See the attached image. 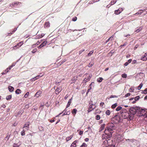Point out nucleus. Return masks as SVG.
Listing matches in <instances>:
<instances>
[{
  "label": "nucleus",
  "instance_id": "1",
  "mask_svg": "<svg viewBox=\"0 0 147 147\" xmlns=\"http://www.w3.org/2000/svg\"><path fill=\"white\" fill-rule=\"evenodd\" d=\"M115 129L116 127L113 124H112L111 125L107 127L105 130V133L107 132V131H109L110 133L111 134L112 131L115 130Z\"/></svg>",
  "mask_w": 147,
  "mask_h": 147
},
{
  "label": "nucleus",
  "instance_id": "2",
  "mask_svg": "<svg viewBox=\"0 0 147 147\" xmlns=\"http://www.w3.org/2000/svg\"><path fill=\"white\" fill-rule=\"evenodd\" d=\"M120 114L122 117L124 119L127 118L128 117L130 118V117L131 116H130L131 115H129V113L127 112H123L122 111H121L120 112Z\"/></svg>",
  "mask_w": 147,
  "mask_h": 147
},
{
  "label": "nucleus",
  "instance_id": "3",
  "mask_svg": "<svg viewBox=\"0 0 147 147\" xmlns=\"http://www.w3.org/2000/svg\"><path fill=\"white\" fill-rule=\"evenodd\" d=\"M112 121L114 123H118L121 121L120 117L119 115H116L112 119Z\"/></svg>",
  "mask_w": 147,
  "mask_h": 147
},
{
  "label": "nucleus",
  "instance_id": "4",
  "mask_svg": "<svg viewBox=\"0 0 147 147\" xmlns=\"http://www.w3.org/2000/svg\"><path fill=\"white\" fill-rule=\"evenodd\" d=\"M93 98L90 99V104H91V105H90L89 107V109L88 110H93L95 108L96 106L95 104L96 103V101H94V102H93Z\"/></svg>",
  "mask_w": 147,
  "mask_h": 147
},
{
  "label": "nucleus",
  "instance_id": "5",
  "mask_svg": "<svg viewBox=\"0 0 147 147\" xmlns=\"http://www.w3.org/2000/svg\"><path fill=\"white\" fill-rule=\"evenodd\" d=\"M138 112V115L139 116H143L147 117V111H134V113Z\"/></svg>",
  "mask_w": 147,
  "mask_h": 147
},
{
  "label": "nucleus",
  "instance_id": "6",
  "mask_svg": "<svg viewBox=\"0 0 147 147\" xmlns=\"http://www.w3.org/2000/svg\"><path fill=\"white\" fill-rule=\"evenodd\" d=\"M128 110H145L144 109L138 107H130L127 109Z\"/></svg>",
  "mask_w": 147,
  "mask_h": 147
},
{
  "label": "nucleus",
  "instance_id": "7",
  "mask_svg": "<svg viewBox=\"0 0 147 147\" xmlns=\"http://www.w3.org/2000/svg\"><path fill=\"white\" fill-rule=\"evenodd\" d=\"M108 132L105 133V134H103L102 136V139H107L111 137L112 136L111 134L108 133Z\"/></svg>",
  "mask_w": 147,
  "mask_h": 147
},
{
  "label": "nucleus",
  "instance_id": "8",
  "mask_svg": "<svg viewBox=\"0 0 147 147\" xmlns=\"http://www.w3.org/2000/svg\"><path fill=\"white\" fill-rule=\"evenodd\" d=\"M47 43V41L46 40L44 41L38 47V48L39 49L41 48L42 47L45 45Z\"/></svg>",
  "mask_w": 147,
  "mask_h": 147
},
{
  "label": "nucleus",
  "instance_id": "9",
  "mask_svg": "<svg viewBox=\"0 0 147 147\" xmlns=\"http://www.w3.org/2000/svg\"><path fill=\"white\" fill-rule=\"evenodd\" d=\"M92 75H89V76L87 78H85L84 80L83 81L85 83L87 82L88 81H89L90 80V79L92 77Z\"/></svg>",
  "mask_w": 147,
  "mask_h": 147
},
{
  "label": "nucleus",
  "instance_id": "10",
  "mask_svg": "<svg viewBox=\"0 0 147 147\" xmlns=\"http://www.w3.org/2000/svg\"><path fill=\"white\" fill-rule=\"evenodd\" d=\"M16 63H13L8 68H7L6 70H5V71H6L7 72H9V70L11 69L13 66H14L16 65Z\"/></svg>",
  "mask_w": 147,
  "mask_h": 147
},
{
  "label": "nucleus",
  "instance_id": "11",
  "mask_svg": "<svg viewBox=\"0 0 147 147\" xmlns=\"http://www.w3.org/2000/svg\"><path fill=\"white\" fill-rule=\"evenodd\" d=\"M22 111H17L15 113V115L16 117H19L23 113Z\"/></svg>",
  "mask_w": 147,
  "mask_h": 147
},
{
  "label": "nucleus",
  "instance_id": "12",
  "mask_svg": "<svg viewBox=\"0 0 147 147\" xmlns=\"http://www.w3.org/2000/svg\"><path fill=\"white\" fill-rule=\"evenodd\" d=\"M29 122H27L24 125L23 128H25L27 130H28L29 128Z\"/></svg>",
  "mask_w": 147,
  "mask_h": 147
},
{
  "label": "nucleus",
  "instance_id": "13",
  "mask_svg": "<svg viewBox=\"0 0 147 147\" xmlns=\"http://www.w3.org/2000/svg\"><path fill=\"white\" fill-rule=\"evenodd\" d=\"M103 146L105 147H107L109 146V144L108 143V142L107 140H105L103 142Z\"/></svg>",
  "mask_w": 147,
  "mask_h": 147
},
{
  "label": "nucleus",
  "instance_id": "14",
  "mask_svg": "<svg viewBox=\"0 0 147 147\" xmlns=\"http://www.w3.org/2000/svg\"><path fill=\"white\" fill-rule=\"evenodd\" d=\"M61 90V87H58L55 90L56 94H58Z\"/></svg>",
  "mask_w": 147,
  "mask_h": 147
},
{
  "label": "nucleus",
  "instance_id": "15",
  "mask_svg": "<svg viewBox=\"0 0 147 147\" xmlns=\"http://www.w3.org/2000/svg\"><path fill=\"white\" fill-rule=\"evenodd\" d=\"M72 97L69 100V101L68 102L66 106V109L64 110H66V109L69 106L71 103V101L72 100Z\"/></svg>",
  "mask_w": 147,
  "mask_h": 147
},
{
  "label": "nucleus",
  "instance_id": "16",
  "mask_svg": "<svg viewBox=\"0 0 147 147\" xmlns=\"http://www.w3.org/2000/svg\"><path fill=\"white\" fill-rule=\"evenodd\" d=\"M8 89L9 90V91L10 92H12L13 91L14 88L13 87L11 86H9L8 87Z\"/></svg>",
  "mask_w": 147,
  "mask_h": 147
},
{
  "label": "nucleus",
  "instance_id": "17",
  "mask_svg": "<svg viewBox=\"0 0 147 147\" xmlns=\"http://www.w3.org/2000/svg\"><path fill=\"white\" fill-rule=\"evenodd\" d=\"M41 91H38L35 94V96H36L37 98H38L39 97V96L41 94Z\"/></svg>",
  "mask_w": 147,
  "mask_h": 147
},
{
  "label": "nucleus",
  "instance_id": "18",
  "mask_svg": "<svg viewBox=\"0 0 147 147\" xmlns=\"http://www.w3.org/2000/svg\"><path fill=\"white\" fill-rule=\"evenodd\" d=\"M50 26V23L49 22H46L45 23L44 27L45 28H48Z\"/></svg>",
  "mask_w": 147,
  "mask_h": 147
},
{
  "label": "nucleus",
  "instance_id": "19",
  "mask_svg": "<svg viewBox=\"0 0 147 147\" xmlns=\"http://www.w3.org/2000/svg\"><path fill=\"white\" fill-rule=\"evenodd\" d=\"M77 77H74L72 79L71 81L72 82H71V83L75 82L77 80Z\"/></svg>",
  "mask_w": 147,
  "mask_h": 147
},
{
  "label": "nucleus",
  "instance_id": "20",
  "mask_svg": "<svg viewBox=\"0 0 147 147\" xmlns=\"http://www.w3.org/2000/svg\"><path fill=\"white\" fill-rule=\"evenodd\" d=\"M77 142V140L74 141L71 146V147H75L76 146V143Z\"/></svg>",
  "mask_w": 147,
  "mask_h": 147
},
{
  "label": "nucleus",
  "instance_id": "21",
  "mask_svg": "<svg viewBox=\"0 0 147 147\" xmlns=\"http://www.w3.org/2000/svg\"><path fill=\"white\" fill-rule=\"evenodd\" d=\"M73 135H71L70 136L67 137L66 138V141L67 142L69 140H70L73 137Z\"/></svg>",
  "mask_w": 147,
  "mask_h": 147
},
{
  "label": "nucleus",
  "instance_id": "22",
  "mask_svg": "<svg viewBox=\"0 0 147 147\" xmlns=\"http://www.w3.org/2000/svg\"><path fill=\"white\" fill-rule=\"evenodd\" d=\"M70 113V111H65L64 113L62 115H69Z\"/></svg>",
  "mask_w": 147,
  "mask_h": 147
},
{
  "label": "nucleus",
  "instance_id": "23",
  "mask_svg": "<svg viewBox=\"0 0 147 147\" xmlns=\"http://www.w3.org/2000/svg\"><path fill=\"white\" fill-rule=\"evenodd\" d=\"M21 91L20 89H17L15 91V93L16 94H19L21 93Z\"/></svg>",
  "mask_w": 147,
  "mask_h": 147
},
{
  "label": "nucleus",
  "instance_id": "24",
  "mask_svg": "<svg viewBox=\"0 0 147 147\" xmlns=\"http://www.w3.org/2000/svg\"><path fill=\"white\" fill-rule=\"evenodd\" d=\"M105 126V124H103L102 125L101 127H100L99 129V131H101L104 129Z\"/></svg>",
  "mask_w": 147,
  "mask_h": 147
},
{
  "label": "nucleus",
  "instance_id": "25",
  "mask_svg": "<svg viewBox=\"0 0 147 147\" xmlns=\"http://www.w3.org/2000/svg\"><path fill=\"white\" fill-rule=\"evenodd\" d=\"M43 75L44 74H43L42 73H41L40 75H38L36 77L37 80L39 79L40 77H42Z\"/></svg>",
  "mask_w": 147,
  "mask_h": 147
},
{
  "label": "nucleus",
  "instance_id": "26",
  "mask_svg": "<svg viewBox=\"0 0 147 147\" xmlns=\"http://www.w3.org/2000/svg\"><path fill=\"white\" fill-rule=\"evenodd\" d=\"M11 95L7 96L6 98V99L7 100H9L11 98Z\"/></svg>",
  "mask_w": 147,
  "mask_h": 147
},
{
  "label": "nucleus",
  "instance_id": "27",
  "mask_svg": "<svg viewBox=\"0 0 147 147\" xmlns=\"http://www.w3.org/2000/svg\"><path fill=\"white\" fill-rule=\"evenodd\" d=\"M103 80V79L101 77H100L97 80V81L98 82H102V80Z\"/></svg>",
  "mask_w": 147,
  "mask_h": 147
},
{
  "label": "nucleus",
  "instance_id": "28",
  "mask_svg": "<svg viewBox=\"0 0 147 147\" xmlns=\"http://www.w3.org/2000/svg\"><path fill=\"white\" fill-rule=\"evenodd\" d=\"M117 103H115V104L112 105L111 107L113 109H114L117 106Z\"/></svg>",
  "mask_w": 147,
  "mask_h": 147
},
{
  "label": "nucleus",
  "instance_id": "29",
  "mask_svg": "<svg viewBox=\"0 0 147 147\" xmlns=\"http://www.w3.org/2000/svg\"><path fill=\"white\" fill-rule=\"evenodd\" d=\"M144 10H140L137 12L135 14H141L142 13L143 11Z\"/></svg>",
  "mask_w": 147,
  "mask_h": 147
},
{
  "label": "nucleus",
  "instance_id": "30",
  "mask_svg": "<svg viewBox=\"0 0 147 147\" xmlns=\"http://www.w3.org/2000/svg\"><path fill=\"white\" fill-rule=\"evenodd\" d=\"M141 59L143 61H146L147 59L146 58L145 55H144L143 56L141 57Z\"/></svg>",
  "mask_w": 147,
  "mask_h": 147
},
{
  "label": "nucleus",
  "instance_id": "31",
  "mask_svg": "<svg viewBox=\"0 0 147 147\" xmlns=\"http://www.w3.org/2000/svg\"><path fill=\"white\" fill-rule=\"evenodd\" d=\"M143 86V84L142 83H141L139 86L138 87V90H140L141 88Z\"/></svg>",
  "mask_w": 147,
  "mask_h": 147
},
{
  "label": "nucleus",
  "instance_id": "32",
  "mask_svg": "<svg viewBox=\"0 0 147 147\" xmlns=\"http://www.w3.org/2000/svg\"><path fill=\"white\" fill-rule=\"evenodd\" d=\"M142 94H147V88L145 89V90L142 92Z\"/></svg>",
  "mask_w": 147,
  "mask_h": 147
},
{
  "label": "nucleus",
  "instance_id": "33",
  "mask_svg": "<svg viewBox=\"0 0 147 147\" xmlns=\"http://www.w3.org/2000/svg\"><path fill=\"white\" fill-rule=\"evenodd\" d=\"M121 76L123 78H125L127 77V75L126 74L124 73L122 74Z\"/></svg>",
  "mask_w": 147,
  "mask_h": 147
},
{
  "label": "nucleus",
  "instance_id": "34",
  "mask_svg": "<svg viewBox=\"0 0 147 147\" xmlns=\"http://www.w3.org/2000/svg\"><path fill=\"white\" fill-rule=\"evenodd\" d=\"M122 109V107H121V106H119L117 108L115 109V110H120Z\"/></svg>",
  "mask_w": 147,
  "mask_h": 147
},
{
  "label": "nucleus",
  "instance_id": "35",
  "mask_svg": "<svg viewBox=\"0 0 147 147\" xmlns=\"http://www.w3.org/2000/svg\"><path fill=\"white\" fill-rule=\"evenodd\" d=\"M120 13V11H118V10H115V13L116 14H119V13Z\"/></svg>",
  "mask_w": 147,
  "mask_h": 147
},
{
  "label": "nucleus",
  "instance_id": "36",
  "mask_svg": "<svg viewBox=\"0 0 147 147\" xmlns=\"http://www.w3.org/2000/svg\"><path fill=\"white\" fill-rule=\"evenodd\" d=\"M87 145L85 143H83L82 145L80 146V147H87Z\"/></svg>",
  "mask_w": 147,
  "mask_h": 147
},
{
  "label": "nucleus",
  "instance_id": "37",
  "mask_svg": "<svg viewBox=\"0 0 147 147\" xmlns=\"http://www.w3.org/2000/svg\"><path fill=\"white\" fill-rule=\"evenodd\" d=\"M20 144L18 145L17 144L14 143L13 144V147H19L20 145Z\"/></svg>",
  "mask_w": 147,
  "mask_h": 147
},
{
  "label": "nucleus",
  "instance_id": "38",
  "mask_svg": "<svg viewBox=\"0 0 147 147\" xmlns=\"http://www.w3.org/2000/svg\"><path fill=\"white\" fill-rule=\"evenodd\" d=\"M142 29V28L141 27H140L138 29H136L135 32H139Z\"/></svg>",
  "mask_w": 147,
  "mask_h": 147
},
{
  "label": "nucleus",
  "instance_id": "39",
  "mask_svg": "<svg viewBox=\"0 0 147 147\" xmlns=\"http://www.w3.org/2000/svg\"><path fill=\"white\" fill-rule=\"evenodd\" d=\"M21 135L23 136L25 135V131L24 129H23L21 132Z\"/></svg>",
  "mask_w": 147,
  "mask_h": 147
},
{
  "label": "nucleus",
  "instance_id": "40",
  "mask_svg": "<svg viewBox=\"0 0 147 147\" xmlns=\"http://www.w3.org/2000/svg\"><path fill=\"white\" fill-rule=\"evenodd\" d=\"M45 34H42L40 35L39 36L37 37L38 38H42L44 36Z\"/></svg>",
  "mask_w": 147,
  "mask_h": 147
},
{
  "label": "nucleus",
  "instance_id": "41",
  "mask_svg": "<svg viewBox=\"0 0 147 147\" xmlns=\"http://www.w3.org/2000/svg\"><path fill=\"white\" fill-rule=\"evenodd\" d=\"M115 0H112V1L111 2V5H113L116 3V0H115Z\"/></svg>",
  "mask_w": 147,
  "mask_h": 147
},
{
  "label": "nucleus",
  "instance_id": "42",
  "mask_svg": "<svg viewBox=\"0 0 147 147\" xmlns=\"http://www.w3.org/2000/svg\"><path fill=\"white\" fill-rule=\"evenodd\" d=\"M37 80V79L36 77H35L31 79H30V80L31 81L33 82V81H35V80Z\"/></svg>",
  "mask_w": 147,
  "mask_h": 147
},
{
  "label": "nucleus",
  "instance_id": "43",
  "mask_svg": "<svg viewBox=\"0 0 147 147\" xmlns=\"http://www.w3.org/2000/svg\"><path fill=\"white\" fill-rule=\"evenodd\" d=\"M118 96H117L116 95H111L110 96V98H118Z\"/></svg>",
  "mask_w": 147,
  "mask_h": 147
},
{
  "label": "nucleus",
  "instance_id": "44",
  "mask_svg": "<svg viewBox=\"0 0 147 147\" xmlns=\"http://www.w3.org/2000/svg\"><path fill=\"white\" fill-rule=\"evenodd\" d=\"M140 96H137L136 97L134 98V99L135 100H136V101L137 100H138L139 98H140Z\"/></svg>",
  "mask_w": 147,
  "mask_h": 147
},
{
  "label": "nucleus",
  "instance_id": "45",
  "mask_svg": "<svg viewBox=\"0 0 147 147\" xmlns=\"http://www.w3.org/2000/svg\"><path fill=\"white\" fill-rule=\"evenodd\" d=\"M37 51V49L36 48H35L33 49L32 51V53H35Z\"/></svg>",
  "mask_w": 147,
  "mask_h": 147
},
{
  "label": "nucleus",
  "instance_id": "46",
  "mask_svg": "<svg viewBox=\"0 0 147 147\" xmlns=\"http://www.w3.org/2000/svg\"><path fill=\"white\" fill-rule=\"evenodd\" d=\"M93 51H91L88 54V56H90L93 53Z\"/></svg>",
  "mask_w": 147,
  "mask_h": 147
},
{
  "label": "nucleus",
  "instance_id": "47",
  "mask_svg": "<svg viewBox=\"0 0 147 147\" xmlns=\"http://www.w3.org/2000/svg\"><path fill=\"white\" fill-rule=\"evenodd\" d=\"M100 119V117L99 115H97L96 117V120H98Z\"/></svg>",
  "mask_w": 147,
  "mask_h": 147
},
{
  "label": "nucleus",
  "instance_id": "48",
  "mask_svg": "<svg viewBox=\"0 0 147 147\" xmlns=\"http://www.w3.org/2000/svg\"><path fill=\"white\" fill-rule=\"evenodd\" d=\"M29 92H27L24 95V96L25 98H26L28 97V96L29 94Z\"/></svg>",
  "mask_w": 147,
  "mask_h": 147
},
{
  "label": "nucleus",
  "instance_id": "49",
  "mask_svg": "<svg viewBox=\"0 0 147 147\" xmlns=\"http://www.w3.org/2000/svg\"><path fill=\"white\" fill-rule=\"evenodd\" d=\"M94 65V64H92L90 63L88 64V67H91Z\"/></svg>",
  "mask_w": 147,
  "mask_h": 147
},
{
  "label": "nucleus",
  "instance_id": "50",
  "mask_svg": "<svg viewBox=\"0 0 147 147\" xmlns=\"http://www.w3.org/2000/svg\"><path fill=\"white\" fill-rule=\"evenodd\" d=\"M10 138V136L8 134H7V136L5 137V139H7V140H8Z\"/></svg>",
  "mask_w": 147,
  "mask_h": 147
},
{
  "label": "nucleus",
  "instance_id": "51",
  "mask_svg": "<svg viewBox=\"0 0 147 147\" xmlns=\"http://www.w3.org/2000/svg\"><path fill=\"white\" fill-rule=\"evenodd\" d=\"M84 50H85L84 49H82L80 51H79V55L81 54L82 52H83V51H84Z\"/></svg>",
  "mask_w": 147,
  "mask_h": 147
},
{
  "label": "nucleus",
  "instance_id": "52",
  "mask_svg": "<svg viewBox=\"0 0 147 147\" xmlns=\"http://www.w3.org/2000/svg\"><path fill=\"white\" fill-rule=\"evenodd\" d=\"M105 113L107 115H109L110 114V111H106Z\"/></svg>",
  "mask_w": 147,
  "mask_h": 147
},
{
  "label": "nucleus",
  "instance_id": "53",
  "mask_svg": "<svg viewBox=\"0 0 147 147\" xmlns=\"http://www.w3.org/2000/svg\"><path fill=\"white\" fill-rule=\"evenodd\" d=\"M77 20V18L76 17H75L74 18H73L72 19V20L73 21H76Z\"/></svg>",
  "mask_w": 147,
  "mask_h": 147
},
{
  "label": "nucleus",
  "instance_id": "54",
  "mask_svg": "<svg viewBox=\"0 0 147 147\" xmlns=\"http://www.w3.org/2000/svg\"><path fill=\"white\" fill-rule=\"evenodd\" d=\"M118 10L119 11H120L121 13L123 11V9L122 8H119Z\"/></svg>",
  "mask_w": 147,
  "mask_h": 147
},
{
  "label": "nucleus",
  "instance_id": "55",
  "mask_svg": "<svg viewBox=\"0 0 147 147\" xmlns=\"http://www.w3.org/2000/svg\"><path fill=\"white\" fill-rule=\"evenodd\" d=\"M137 63L136 60H134L132 61V64H134Z\"/></svg>",
  "mask_w": 147,
  "mask_h": 147
},
{
  "label": "nucleus",
  "instance_id": "56",
  "mask_svg": "<svg viewBox=\"0 0 147 147\" xmlns=\"http://www.w3.org/2000/svg\"><path fill=\"white\" fill-rule=\"evenodd\" d=\"M19 3L18 2H14V3H13L12 4V6H14V5H15V4H18V3Z\"/></svg>",
  "mask_w": 147,
  "mask_h": 147
},
{
  "label": "nucleus",
  "instance_id": "57",
  "mask_svg": "<svg viewBox=\"0 0 147 147\" xmlns=\"http://www.w3.org/2000/svg\"><path fill=\"white\" fill-rule=\"evenodd\" d=\"M100 106L101 107H103V106L104 105V102H101L100 103Z\"/></svg>",
  "mask_w": 147,
  "mask_h": 147
},
{
  "label": "nucleus",
  "instance_id": "58",
  "mask_svg": "<svg viewBox=\"0 0 147 147\" xmlns=\"http://www.w3.org/2000/svg\"><path fill=\"white\" fill-rule=\"evenodd\" d=\"M130 95V94L129 93H127L125 95V97H128Z\"/></svg>",
  "mask_w": 147,
  "mask_h": 147
},
{
  "label": "nucleus",
  "instance_id": "59",
  "mask_svg": "<svg viewBox=\"0 0 147 147\" xmlns=\"http://www.w3.org/2000/svg\"><path fill=\"white\" fill-rule=\"evenodd\" d=\"M114 52L113 50L111 51L109 53V54H111V55L114 53Z\"/></svg>",
  "mask_w": 147,
  "mask_h": 147
},
{
  "label": "nucleus",
  "instance_id": "60",
  "mask_svg": "<svg viewBox=\"0 0 147 147\" xmlns=\"http://www.w3.org/2000/svg\"><path fill=\"white\" fill-rule=\"evenodd\" d=\"M92 83H93V82L91 83L90 84V85L89 86V87H88L89 88V89L90 90H91L92 89L91 85H92Z\"/></svg>",
  "mask_w": 147,
  "mask_h": 147
},
{
  "label": "nucleus",
  "instance_id": "61",
  "mask_svg": "<svg viewBox=\"0 0 147 147\" xmlns=\"http://www.w3.org/2000/svg\"><path fill=\"white\" fill-rule=\"evenodd\" d=\"M129 91L130 92H133L134 90V89H132L131 88H130L129 89Z\"/></svg>",
  "mask_w": 147,
  "mask_h": 147
},
{
  "label": "nucleus",
  "instance_id": "62",
  "mask_svg": "<svg viewBox=\"0 0 147 147\" xmlns=\"http://www.w3.org/2000/svg\"><path fill=\"white\" fill-rule=\"evenodd\" d=\"M14 32H13V30L12 31V32H10V33H9L8 34V35H7V36H9V35H11V34H13V33Z\"/></svg>",
  "mask_w": 147,
  "mask_h": 147
},
{
  "label": "nucleus",
  "instance_id": "63",
  "mask_svg": "<svg viewBox=\"0 0 147 147\" xmlns=\"http://www.w3.org/2000/svg\"><path fill=\"white\" fill-rule=\"evenodd\" d=\"M22 44L23 43L22 42H21L18 44V45L19 46H21Z\"/></svg>",
  "mask_w": 147,
  "mask_h": 147
},
{
  "label": "nucleus",
  "instance_id": "64",
  "mask_svg": "<svg viewBox=\"0 0 147 147\" xmlns=\"http://www.w3.org/2000/svg\"><path fill=\"white\" fill-rule=\"evenodd\" d=\"M76 113V111H72V113L74 115H75V114Z\"/></svg>",
  "mask_w": 147,
  "mask_h": 147
}]
</instances>
